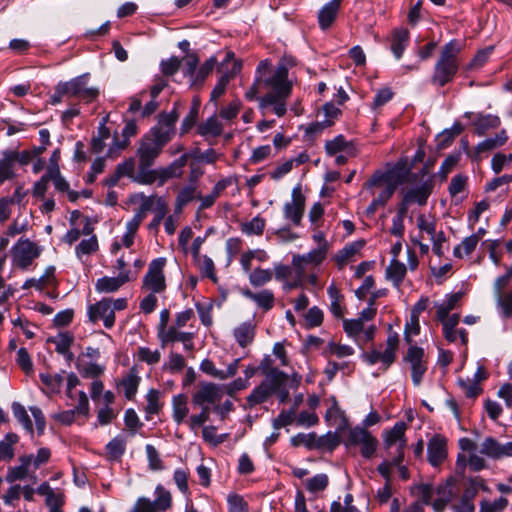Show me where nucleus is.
I'll return each mask as SVG.
<instances>
[{"label":"nucleus","mask_w":512,"mask_h":512,"mask_svg":"<svg viewBox=\"0 0 512 512\" xmlns=\"http://www.w3.org/2000/svg\"><path fill=\"white\" fill-rule=\"evenodd\" d=\"M178 117L175 108L168 113L159 114L157 124L141 137L136 150V157L142 167L147 170L153 167L164 147L175 136Z\"/></svg>","instance_id":"nucleus-1"},{"label":"nucleus","mask_w":512,"mask_h":512,"mask_svg":"<svg viewBox=\"0 0 512 512\" xmlns=\"http://www.w3.org/2000/svg\"><path fill=\"white\" fill-rule=\"evenodd\" d=\"M462 47L459 40L452 39L441 48L431 77L433 85L444 87L454 79L460 67L459 54Z\"/></svg>","instance_id":"nucleus-2"},{"label":"nucleus","mask_w":512,"mask_h":512,"mask_svg":"<svg viewBox=\"0 0 512 512\" xmlns=\"http://www.w3.org/2000/svg\"><path fill=\"white\" fill-rule=\"evenodd\" d=\"M256 75L268 90L266 94H274L278 97H289L292 91V82L288 79V68L280 62L272 68L269 60H262L257 68Z\"/></svg>","instance_id":"nucleus-3"},{"label":"nucleus","mask_w":512,"mask_h":512,"mask_svg":"<svg viewBox=\"0 0 512 512\" xmlns=\"http://www.w3.org/2000/svg\"><path fill=\"white\" fill-rule=\"evenodd\" d=\"M51 458V450L41 447L36 454L30 453L19 457V465L9 467L6 474V481L14 483L18 480L30 479L37 482L36 470L46 465Z\"/></svg>","instance_id":"nucleus-4"},{"label":"nucleus","mask_w":512,"mask_h":512,"mask_svg":"<svg viewBox=\"0 0 512 512\" xmlns=\"http://www.w3.org/2000/svg\"><path fill=\"white\" fill-rule=\"evenodd\" d=\"M343 443L347 448L359 447L360 454L365 459L372 458L378 447L377 438L361 426L350 428Z\"/></svg>","instance_id":"nucleus-5"},{"label":"nucleus","mask_w":512,"mask_h":512,"mask_svg":"<svg viewBox=\"0 0 512 512\" xmlns=\"http://www.w3.org/2000/svg\"><path fill=\"white\" fill-rule=\"evenodd\" d=\"M89 74L85 73L66 82H59V91L67 92L68 98H77L86 103L94 101L99 90L88 86Z\"/></svg>","instance_id":"nucleus-6"},{"label":"nucleus","mask_w":512,"mask_h":512,"mask_svg":"<svg viewBox=\"0 0 512 512\" xmlns=\"http://www.w3.org/2000/svg\"><path fill=\"white\" fill-rule=\"evenodd\" d=\"M189 159L188 154L184 153L175 159L168 166L159 168H150L146 175V185H152L157 182L158 186H163L168 180L180 178L183 174V168Z\"/></svg>","instance_id":"nucleus-7"},{"label":"nucleus","mask_w":512,"mask_h":512,"mask_svg":"<svg viewBox=\"0 0 512 512\" xmlns=\"http://www.w3.org/2000/svg\"><path fill=\"white\" fill-rule=\"evenodd\" d=\"M399 344V337L397 333H391L388 335L386 339V347L384 351H379L377 349H373L369 352H365L362 354V358L369 365H374L378 362H381L384 369H388L391 364L395 361L396 351Z\"/></svg>","instance_id":"nucleus-8"},{"label":"nucleus","mask_w":512,"mask_h":512,"mask_svg":"<svg viewBox=\"0 0 512 512\" xmlns=\"http://www.w3.org/2000/svg\"><path fill=\"white\" fill-rule=\"evenodd\" d=\"M41 253L39 246L29 239L20 238L12 248V261L16 267L26 269Z\"/></svg>","instance_id":"nucleus-9"},{"label":"nucleus","mask_w":512,"mask_h":512,"mask_svg":"<svg viewBox=\"0 0 512 512\" xmlns=\"http://www.w3.org/2000/svg\"><path fill=\"white\" fill-rule=\"evenodd\" d=\"M166 258L159 257L152 260L148 266V271L143 278V286L153 293H161L166 289L164 276V267Z\"/></svg>","instance_id":"nucleus-10"},{"label":"nucleus","mask_w":512,"mask_h":512,"mask_svg":"<svg viewBox=\"0 0 512 512\" xmlns=\"http://www.w3.org/2000/svg\"><path fill=\"white\" fill-rule=\"evenodd\" d=\"M88 317L92 323L103 321L105 328L110 329L115 324V314L112 307V298H103L88 307Z\"/></svg>","instance_id":"nucleus-11"},{"label":"nucleus","mask_w":512,"mask_h":512,"mask_svg":"<svg viewBox=\"0 0 512 512\" xmlns=\"http://www.w3.org/2000/svg\"><path fill=\"white\" fill-rule=\"evenodd\" d=\"M404 360L411 366L412 382L419 386L424 374L427 371V364L424 361V350L421 347L410 346L404 357Z\"/></svg>","instance_id":"nucleus-12"},{"label":"nucleus","mask_w":512,"mask_h":512,"mask_svg":"<svg viewBox=\"0 0 512 512\" xmlns=\"http://www.w3.org/2000/svg\"><path fill=\"white\" fill-rule=\"evenodd\" d=\"M407 429V425L405 422H397L394 426L385 432L383 443L387 450H392L395 448L394 455H400L404 458V449L406 447L407 441L405 438V431Z\"/></svg>","instance_id":"nucleus-13"},{"label":"nucleus","mask_w":512,"mask_h":512,"mask_svg":"<svg viewBox=\"0 0 512 512\" xmlns=\"http://www.w3.org/2000/svg\"><path fill=\"white\" fill-rule=\"evenodd\" d=\"M157 336L162 346H165L168 343L181 342L184 350L191 351L194 349V333L180 331V328L175 325L169 326L163 332L157 333Z\"/></svg>","instance_id":"nucleus-14"},{"label":"nucleus","mask_w":512,"mask_h":512,"mask_svg":"<svg viewBox=\"0 0 512 512\" xmlns=\"http://www.w3.org/2000/svg\"><path fill=\"white\" fill-rule=\"evenodd\" d=\"M447 439L443 435H433L427 444V459L433 467H438L447 458Z\"/></svg>","instance_id":"nucleus-15"},{"label":"nucleus","mask_w":512,"mask_h":512,"mask_svg":"<svg viewBox=\"0 0 512 512\" xmlns=\"http://www.w3.org/2000/svg\"><path fill=\"white\" fill-rule=\"evenodd\" d=\"M115 170L121 178L127 177L137 184L146 185L145 179L147 176L145 175L148 170L145 167H142L139 161L136 170V161L133 157L127 158L123 162L118 163Z\"/></svg>","instance_id":"nucleus-16"},{"label":"nucleus","mask_w":512,"mask_h":512,"mask_svg":"<svg viewBox=\"0 0 512 512\" xmlns=\"http://www.w3.org/2000/svg\"><path fill=\"white\" fill-rule=\"evenodd\" d=\"M222 397L221 387L212 382L201 383L200 388L193 394L192 402L196 406L208 407Z\"/></svg>","instance_id":"nucleus-17"},{"label":"nucleus","mask_w":512,"mask_h":512,"mask_svg":"<svg viewBox=\"0 0 512 512\" xmlns=\"http://www.w3.org/2000/svg\"><path fill=\"white\" fill-rule=\"evenodd\" d=\"M479 452L492 459L512 457V441L501 443L492 437H487L483 440Z\"/></svg>","instance_id":"nucleus-18"},{"label":"nucleus","mask_w":512,"mask_h":512,"mask_svg":"<svg viewBox=\"0 0 512 512\" xmlns=\"http://www.w3.org/2000/svg\"><path fill=\"white\" fill-rule=\"evenodd\" d=\"M304 207V196L298 188H294L291 201L285 203L283 208L285 219L290 220L295 225H299L304 213Z\"/></svg>","instance_id":"nucleus-19"},{"label":"nucleus","mask_w":512,"mask_h":512,"mask_svg":"<svg viewBox=\"0 0 512 512\" xmlns=\"http://www.w3.org/2000/svg\"><path fill=\"white\" fill-rule=\"evenodd\" d=\"M433 190V181L432 179H428L422 182L420 185H416L411 187L405 191L403 194L404 198H409V202L412 204H417L419 206H424L427 203L429 196L431 195Z\"/></svg>","instance_id":"nucleus-20"},{"label":"nucleus","mask_w":512,"mask_h":512,"mask_svg":"<svg viewBox=\"0 0 512 512\" xmlns=\"http://www.w3.org/2000/svg\"><path fill=\"white\" fill-rule=\"evenodd\" d=\"M130 280V271L119 272L116 277L104 276L99 278L96 282L95 289L99 293H112Z\"/></svg>","instance_id":"nucleus-21"},{"label":"nucleus","mask_w":512,"mask_h":512,"mask_svg":"<svg viewBox=\"0 0 512 512\" xmlns=\"http://www.w3.org/2000/svg\"><path fill=\"white\" fill-rule=\"evenodd\" d=\"M288 97H278L274 96V94H265L262 97H259V108L263 114L268 111L274 113L278 117H282L285 115L286 108V99Z\"/></svg>","instance_id":"nucleus-22"},{"label":"nucleus","mask_w":512,"mask_h":512,"mask_svg":"<svg viewBox=\"0 0 512 512\" xmlns=\"http://www.w3.org/2000/svg\"><path fill=\"white\" fill-rule=\"evenodd\" d=\"M507 141V135L505 130L500 131L494 137L486 138L485 140L478 143L475 147L473 154H471L472 160L479 161L483 153L490 152L502 145Z\"/></svg>","instance_id":"nucleus-23"},{"label":"nucleus","mask_w":512,"mask_h":512,"mask_svg":"<svg viewBox=\"0 0 512 512\" xmlns=\"http://www.w3.org/2000/svg\"><path fill=\"white\" fill-rule=\"evenodd\" d=\"M241 294L253 301L257 307L263 309L264 311H269L273 308L275 298L274 294L271 290L263 289L259 292H252L250 289H242Z\"/></svg>","instance_id":"nucleus-24"},{"label":"nucleus","mask_w":512,"mask_h":512,"mask_svg":"<svg viewBox=\"0 0 512 512\" xmlns=\"http://www.w3.org/2000/svg\"><path fill=\"white\" fill-rule=\"evenodd\" d=\"M256 334V325L253 321L248 320L233 330V336L241 348H246L253 343Z\"/></svg>","instance_id":"nucleus-25"},{"label":"nucleus","mask_w":512,"mask_h":512,"mask_svg":"<svg viewBox=\"0 0 512 512\" xmlns=\"http://www.w3.org/2000/svg\"><path fill=\"white\" fill-rule=\"evenodd\" d=\"M410 40L409 31L406 28H396L392 32L391 52L396 60L401 59Z\"/></svg>","instance_id":"nucleus-26"},{"label":"nucleus","mask_w":512,"mask_h":512,"mask_svg":"<svg viewBox=\"0 0 512 512\" xmlns=\"http://www.w3.org/2000/svg\"><path fill=\"white\" fill-rule=\"evenodd\" d=\"M342 0H330L318 13V22L322 30L331 27L338 14Z\"/></svg>","instance_id":"nucleus-27"},{"label":"nucleus","mask_w":512,"mask_h":512,"mask_svg":"<svg viewBox=\"0 0 512 512\" xmlns=\"http://www.w3.org/2000/svg\"><path fill=\"white\" fill-rule=\"evenodd\" d=\"M325 151L330 156L336 155L339 152H344L348 156L356 154L355 145L352 142L346 141L343 135H337L332 140L326 141Z\"/></svg>","instance_id":"nucleus-28"},{"label":"nucleus","mask_w":512,"mask_h":512,"mask_svg":"<svg viewBox=\"0 0 512 512\" xmlns=\"http://www.w3.org/2000/svg\"><path fill=\"white\" fill-rule=\"evenodd\" d=\"M49 181L52 180L54 187L59 192H66L67 197L71 202H75L79 198V193L70 190L69 183L61 175L58 166L50 167L47 171Z\"/></svg>","instance_id":"nucleus-29"},{"label":"nucleus","mask_w":512,"mask_h":512,"mask_svg":"<svg viewBox=\"0 0 512 512\" xmlns=\"http://www.w3.org/2000/svg\"><path fill=\"white\" fill-rule=\"evenodd\" d=\"M188 398L185 394H177L172 397V419L177 425L184 423L188 417Z\"/></svg>","instance_id":"nucleus-30"},{"label":"nucleus","mask_w":512,"mask_h":512,"mask_svg":"<svg viewBox=\"0 0 512 512\" xmlns=\"http://www.w3.org/2000/svg\"><path fill=\"white\" fill-rule=\"evenodd\" d=\"M462 298V293L457 292L447 295L446 298L440 302H435L436 318L438 320H444L449 316L450 311L454 310Z\"/></svg>","instance_id":"nucleus-31"},{"label":"nucleus","mask_w":512,"mask_h":512,"mask_svg":"<svg viewBox=\"0 0 512 512\" xmlns=\"http://www.w3.org/2000/svg\"><path fill=\"white\" fill-rule=\"evenodd\" d=\"M469 466V468L474 471H480L486 467V462L484 458L477 454L476 450L469 454L468 460L464 456L458 455L457 457V470L460 471L461 474L464 473L466 466Z\"/></svg>","instance_id":"nucleus-32"},{"label":"nucleus","mask_w":512,"mask_h":512,"mask_svg":"<svg viewBox=\"0 0 512 512\" xmlns=\"http://www.w3.org/2000/svg\"><path fill=\"white\" fill-rule=\"evenodd\" d=\"M127 440L122 435H117L106 444V454L110 461L120 460L126 451Z\"/></svg>","instance_id":"nucleus-33"},{"label":"nucleus","mask_w":512,"mask_h":512,"mask_svg":"<svg viewBox=\"0 0 512 512\" xmlns=\"http://www.w3.org/2000/svg\"><path fill=\"white\" fill-rule=\"evenodd\" d=\"M155 499L151 501L152 506L156 512H165L172 506V496L169 490H167L161 484H158L154 491Z\"/></svg>","instance_id":"nucleus-34"},{"label":"nucleus","mask_w":512,"mask_h":512,"mask_svg":"<svg viewBox=\"0 0 512 512\" xmlns=\"http://www.w3.org/2000/svg\"><path fill=\"white\" fill-rule=\"evenodd\" d=\"M265 376L262 383L268 390L274 394L283 388L287 382V374L281 370H273L269 373L263 374Z\"/></svg>","instance_id":"nucleus-35"},{"label":"nucleus","mask_w":512,"mask_h":512,"mask_svg":"<svg viewBox=\"0 0 512 512\" xmlns=\"http://www.w3.org/2000/svg\"><path fill=\"white\" fill-rule=\"evenodd\" d=\"M406 271V266L402 262L398 261V259H392L386 268V277L392 281L394 287L400 288Z\"/></svg>","instance_id":"nucleus-36"},{"label":"nucleus","mask_w":512,"mask_h":512,"mask_svg":"<svg viewBox=\"0 0 512 512\" xmlns=\"http://www.w3.org/2000/svg\"><path fill=\"white\" fill-rule=\"evenodd\" d=\"M195 198H197V189L194 184L181 188L175 199V213L180 214L183 208Z\"/></svg>","instance_id":"nucleus-37"},{"label":"nucleus","mask_w":512,"mask_h":512,"mask_svg":"<svg viewBox=\"0 0 512 512\" xmlns=\"http://www.w3.org/2000/svg\"><path fill=\"white\" fill-rule=\"evenodd\" d=\"M77 370L85 378H96L104 372V366L98 364L96 361H86L84 358H79L76 364Z\"/></svg>","instance_id":"nucleus-38"},{"label":"nucleus","mask_w":512,"mask_h":512,"mask_svg":"<svg viewBox=\"0 0 512 512\" xmlns=\"http://www.w3.org/2000/svg\"><path fill=\"white\" fill-rule=\"evenodd\" d=\"M477 496L476 490L466 482L465 489L461 496L459 504L456 506V512H474V499Z\"/></svg>","instance_id":"nucleus-39"},{"label":"nucleus","mask_w":512,"mask_h":512,"mask_svg":"<svg viewBox=\"0 0 512 512\" xmlns=\"http://www.w3.org/2000/svg\"><path fill=\"white\" fill-rule=\"evenodd\" d=\"M394 193V187L391 184L386 187L376 196L366 208V215L373 216L379 207H384Z\"/></svg>","instance_id":"nucleus-40"},{"label":"nucleus","mask_w":512,"mask_h":512,"mask_svg":"<svg viewBox=\"0 0 512 512\" xmlns=\"http://www.w3.org/2000/svg\"><path fill=\"white\" fill-rule=\"evenodd\" d=\"M44 150V147H38L34 150H24L22 152H18L15 150H5L4 152L7 154V156L10 158V160L15 164V162H18L21 165H27L29 164L32 159L36 156H38L42 151Z\"/></svg>","instance_id":"nucleus-41"},{"label":"nucleus","mask_w":512,"mask_h":512,"mask_svg":"<svg viewBox=\"0 0 512 512\" xmlns=\"http://www.w3.org/2000/svg\"><path fill=\"white\" fill-rule=\"evenodd\" d=\"M217 60L215 57L207 59L199 68H196L194 77L191 82L192 87L201 86L207 76L213 71Z\"/></svg>","instance_id":"nucleus-42"},{"label":"nucleus","mask_w":512,"mask_h":512,"mask_svg":"<svg viewBox=\"0 0 512 512\" xmlns=\"http://www.w3.org/2000/svg\"><path fill=\"white\" fill-rule=\"evenodd\" d=\"M327 294L330 299V312L336 318H341L343 316V306L341 305L343 299L342 294L334 284H331L327 288Z\"/></svg>","instance_id":"nucleus-43"},{"label":"nucleus","mask_w":512,"mask_h":512,"mask_svg":"<svg viewBox=\"0 0 512 512\" xmlns=\"http://www.w3.org/2000/svg\"><path fill=\"white\" fill-rule=\"evenodd\" d=\"M223 126L216 115L209 117L203 124L199 126V134L206 137H217L221 135Z\"/></svg>","instance_id":"nucleus-44"},{"label":"nucleus","mask_w":512,"mask_h":512,"mask_svg":"<svg viewBox=\"0 0 512 512\" xmlns=\"http://www.w3.org/2000/svg\"><path fill=\"white\" fill-rule=\"evenodd\" d=\"M478 242V235H470L464 238L462 242L454 248V256L457 258H463L464 256L470 255L475 250Z\"/></svg>","instance_id":"nucleus-45"},{"label":"nucleus","mask_w":512,"mask_h":512,"mask_svg":"<svg viewBox=\"0 0 512 512\" xmlns=\"http://www.w3.org/2000/svg\"><path fill=\"white\" fill-rule=\"evenodd\" d=\"M460 320V315L455 313L447 316L444 320H439L443 325V334L447 341L455 342L457 339V331L455 330Z\"/></svg>","instance_id":"nucleus-46"},{"label":"nucleus","mask_w":512,"mask_h":512,"mask_svg":"<svg viewBox=\"0 0 512 512\" xmlns=\"http://www.w3.org/2000/svg\"><path fill=\"white\" fill-rule=\"evenodd\" d=\"M496 306L502 318H512V290L495 295Z\"/></svg>","instance_id":"nucleus-47"},{"label":"nucleus","mask_w":512,"mask_h":512,"mask_svg":"<svg viewBox=\"0 0 512 512\" xmlns=\"http://www.w3.org/2000/svg\"><path fill=\"white\" fill-rule=\"evenodd\" d=\"M265 219H263L260 216H255L250 221L242 223L241 224V231L242 233L248 235V236H260L263 234V231L265 229Z\"/></svg>","instance_id":"nucleus-48"},{"label":"nucleus","mask_w":512,"mask_h":512,"mask_svg":"<svg viewBox=\"0 0 512 512\" xmlns=\"http://www.w3.org/2000/svg\"><path fill=\"white\" fill-rule=\"evenodd\" d=\"M273 278V271L270 269L256 268L248 275L250 284L253 287H261L269 283Z\"/></svg>","instance_id":"nucleus-49"},{"label":"nucleus","mask_w":512,"mask_h":512,"mask_svg":"<svg viewBox=\"0 0 512 512\" xmlns=\"http://www.w3.org/2000/svg\"><path fill=\"white\" fill-rule=\"evenodd\" d=\"M39 378L41 382L46 386V388L51 393H58L60 392L63 383H64V377L60 373L55 374H48V373H41L39 375Z\"/></svg>","instance_id":"nucleus-50"},{"label":"nucleus","mask_w":512,"mask_h":512,"mask_svg":"<svg viewBox=\"0 0 512 512\" xmlns=\"http://www.w3.org/2000/svg\"><path fill=\"white\" fill-rule=\"evenodd\" d=\"M474 125L479 135H483L485 131L491 128H497L500 125V119L498 116L487 114L478 115L474 121Z\"/></svg>","instance_id":"nucleus-51"},{"label":"nucleus","mask_w":512,"mask_h":512,"mask_svg":"<svg viewBox=\"0 0 512 512\" xmlns=\"http://www.w3.org/2000/svg\"><path fill=\"white\" fill-rule=\"evenodd\" d=\"M12 412L14 417L23 426V428L30 434L33 433L32 421L27 413L25 407L19 402L12 403Z\"/></svg>","instance_id":"nucleus-52"},{"label":"nucleus","mask_w":512,"mask_h":512,"mask_svg":"<svg viewBox=\"0 0 512 512\" xmlns=\"http://www.w3.org/2000/svg\"><path fill=\"white\" fill-rule=\"evenodd\" d=\"M167 213V203L163 197L156 198L155 216L148 225L151 231H158L159 225Z\"/></svg>","instance_id":"nucleus-53"},{"label":"nucleus","mask_w":512,"mask_h":512,"mask_svg":"<svg viewBox=\"0 0 512 512\" xmlns=\"http://www.w3.org/2000/svg\"><path fill=\"white\" fill-rule=\"evenodd\" d=\"M98 240L95 235H91L87 239H83L75 247V254L77 258L81 259L83 255H89L98 250Z\"/></svg>","instance_id":"nucleus-54"},{"label":"nucleus","mask_w":512,"mask_h":512,"mask_svg":"<svg viewBox=\"0 0 512 512\" xmlns=\"http://www.w3.org/2000/svg\"><path fill=\"white\" fill-rule=\"evenodd\" d=\"M183 75L189 78L190 83L194 77L196 68L199 64V58L195 53L186 54L181 60Z\"/></svg>","instance_id":"nucleus-55"},{"label":"nucleus","mask_w":512,"mask_h":512,"mask_svg":"<svg viewBox=\"0 0 512 512\" xmlns=\"http://www.w3.org/2000/svg\"><path fill=\"white\" fill-rule=\"evenodd\" d=\"M160 392L156 389H151L148 391L146 395V406H145V412H146V419H150V415L157 414L161 409L160 404Z\"/></svg>","instance_id":"nucleus-56"},{"label":"nucleus","mask_w":512,"mask_h":512,"mask_svg":"<svg viewBox=\"0 0 512 512\" xmlns=\"http://www.w3.org/2000/svg\"><path fill=\"white\" fill-rule=\"evenodd\" d=\"M15 176L16 173L14 171V164L3 151L2 158L0 159V185H2L5 181L14 179Z\"/></svg>","instance_id":"nucleus-57"},{"label":"nucleus","mask_w":512,"mask_h":512,"mask_svg":"<svg viewBox=\"0 0 512 512\" xmlns=\"http://www.w3.org/2000/svg\"><path fill=\"white\" fill-rule=\"evenodd\" d=\"M404 458H402L400 455H394L390 461L384 460L377 466L378 473L385 479L386 483L391 482L392 478V469L394 465L399 464V461H403Z\"/></svg>","instance_id":"nucleus-58"},{"label":"nucleus","mask_w":512,"mask_h":512,"mask_svg":"<svg viewBox=\"0 0 512 512\" xmlns=\"http://www.w3.org/2000/svg\"><path fill=\"white\" fill-rule=\"evenodd\" d=\"M271 395L272 393L261 382V384L255 387L250 393V395L247 397V402L250 406H255L265 402Z\"/></svg>","instance_id":"nucleus-59"},{"label":"nucleus","mask_w":512,"mask_h":512,"mask_svg":"<svg viewBox=\"0 0 512 512\" xmlns=\"http://www.w3.org/2000/svg\"><path fill=\"white\" fill-rule=\"evenodd\" d=\"M290 443L294 447L305 446L307 448H313L317 444V437L314 432L311 433H298L291 437Z\"/></svg>","instance_id":"nucleus-60"},{"label":"nucleus","mask_w":512,"mask_h":512,"mask_svg":"<svg viewBox=\"0 0 512 512\" xmlns=\"http://www.w3.org/2000/svg\"><path fill=\"white\" fill-rule=\"evenodd\" d=\"M210 411L208 407H201L198 414L191 415L186 421L191 431L197 432L198 428L209 420Z\"/></svg>","instance_id":"nucleus-61"},{"label":"nucleus","mask_w":512,"mask_h":512,"mask_svg":"<svg viewBox=\"0 0 512 512\" xmlns=\"http://www.w3.org/2000/svg\"><path fill=\"white\" fill-rule=\"evenodd\" d=\"M137 357L139 361L145 362L148 365H154L160 361L161 353L158 349L151 350L148 347H139Z\"/></svg>","instance_id":"nucleus-62"},{"label":"nucleus","mask_w":512,"mask_h":512,"mask_svg":"<svg viewBox=\"0 0 512 512\" xmlns=\"http://www.w3.org/2000/svg\"><path fill=\"white\" fill-rule=\"evenodd\" d=\"M228 512H249L248 503L238 494L227 497Z\"/></svg>","instance_id":"nucleus-63"},{"label":"nucleus","mask_w":512,"mask_h":512,"mask_svg":"<svg viewBox=\"0 0 512 512\" xmlns=\"http://www.w3.org/2000/svg\"><path fill=\"white\" fill-rule=\"evenodd\" d=\"M140 378L135 374H129L121 381V385L124 389L125 396L128 399H132L137 392Z\"/></svg>","instance_id":"nucleus-64"}]
</instances>
